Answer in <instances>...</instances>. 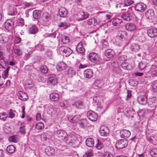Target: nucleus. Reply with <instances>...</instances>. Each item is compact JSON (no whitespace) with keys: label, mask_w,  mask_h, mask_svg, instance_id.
<instances>
[{"label":"nucleus","mask_w":157,"mask_h":157,"mask_svg":"<svg viewBox=\"0 0 157 157\" xmlns=\"http://www.w3.org/2000/svg\"><path fill=\"white\" fill-rule=\"evenodd\" d=\"M103 146V145L102 143L101 142H99V141H98V144L96 146V148L98 150L101 149L102 147Z\"/></svg>","instance_id":"052dcab7"},{"label":"nucleus","mask_w":157,"mask_h":157,"mask_svg":"<svg viewBox=\"0 0 157 157\" xmlns=\"http://www.w3.org/2000/svg\"><path fill=\"white\" fill-rule=\"evenodd\" d=\"M58 12L60 17H64L67 16V11L66 9L64 7H61L58 10Z\"/></svg>","instance_id":"f3484780"},{"label":"nucleus","mask_w":157,"mask_h":157,"mask_svg":"<svg viewBox=\"0 0 157 157\" xmlns=\"http://www.w3.org/2000/svg\"><path fill=\"white\" fill-rule=\"evenodd\" d=\"M5 27L8 31L11 30L14 25V22L10 19L7 20L5 22Z\"/></svg>","instance_id":"9d476101"},{"label":"nucleus","mask_w":157,"mask_h":157,"mask_svg":"<svg viewBox=\"0 0 157 157\" xmlns=\"http://www.w3.org/2000/svg\"><path fill=\"white\" fill-rule=\"evenodd\" d=\"M19 138L17 136H11L9 137L8 140L10 142L17 143L19 141Z\"/></svg>","instance_id":"58836bf2"},{"label":"nucleus","mask_w":157,"mask_h":157,"mask_svg":"<svg viewBox=\"0 0 157 157\" xmlns=\"http://www.w3.org/2000/svg\"><path fill=\"white\" fill-rule=\"evenodd\" d=\"M10 67H6L5 68L6 69L3 71L2 73V77L3 78H7L8 76V71L10 69Z\"/></svg>","instance_id":"a19ab883"},{"label":"nucleus","mask_w":157,"mask_h":157,"mask_svg":"<svg viewBox=\"0 0 157 157\" xmlns=\"http://www.w3.org/2000/svg\"><path fill=\"white\" fill-rule=\"evenodd\" d=\"M81 17L80 19L82 20L87 18L89 17V14L87 13H85L84 12H82L80 13Z\"/></svg>","instance_id":"8fccbe9b"},{"label":"nucleus","mask_w":157,"mask_h":157,"mask_svg":"<svg viewBox=\"0 0 157 157\" xmlns=\"http://www.w3.org/2000/svg\"><path fill=\"white\" fill-rule=\"evenodd\" d=\"M154 15V12L152 9L148 10L145 13V16L147 19H152Z\"/></svg>","instance_id":"aec40b11"},{"label":"nucleus","mask_w":157,"mask_h":157,"mask_svg":"<svg viewBox=\"0 0 157 157\" xmlns=\"http://www.w3.org/2000/svg\"><path fill=\"white\" fill-rule=\"evenodd\" d=\"M86 143L87 146L92 147L94 145V140L92 138H88L86 140Z\"/></svg>","instance_id":"393cba45"},{"label":"nucleus","mask_w":157,"mask_h":157,"mask_svg":"<svg viewBox=\"0 0 157 157\" xmlns=\"http://www.w3.org/2000/svg\"><path fill=\"white\" fill-rule=\"evenodd\" d=\"M93 155V154L91 151L86 152V154L84 155V157H89Z\"/></svg>","instance_id":"69168bd1"},{"label":"nucleus","mask_w":157,"mask_h":157,"mask_svg":"<svg viewBox=\"0 0 157 157\" xmlns=\"http://www.w3.org/2000/svg\"><path fill=\"white\" fill-rule=\"evenodd\" d=\"M155 99L154 98H151L147 99V103L151 108H154L155 106Z\"/></svg>","instance_id":"473e14b6"},{"label":"nucleus","mask_w":157,"mask_h":157,"mask_svg":"<svg viewBox=\"0 0 157 157\" xmlns=\"http://www.w3.org/2000/svg\"><path fill=\"white\" fill-rule=\"evenodd\" d=\"M103 157H113V155L109 152H106L104 153Z\"/></svg>","instance_id":"e2e57ef3"},{"label":"nucleus","mask_w":157,"mask_h":157,"mask_svg":"<svg viewBox=\"0 0 157 157\" xmlns=\"http://www.w3.org/2000/svg\"><path fill=\"white\" fill-rule=\"evenodd\" d=\"M130 132L126 129H122L120 131V136L121 138H127L130 135Z\"/></svg>","instance_id":"ddd939ff"},{"label":"nucleus","mask_w":157,"mask_h":157,"mask_svg":"<svg viewBox=\"0 0 157 157\" xmlns=\"http://www.w3.org/2000/svg\"><path fill=\"white\" fill-rule=\"evenodd\" d=\"M25 124L24 122L20 123V126L19 128V132L22 135H25Z\"/></svg>","instance_id":"bb28decb"},{"label":"nucleus","mask_w":157,"mask_h":157,"mask_svg":"<svg viewBox=\"0 0 157 157\" xmlns=\"http://www.w3.org/2000/svg\"><path fill=\"white\" fill-rule=\"evenodd\" d=\"M18 25L21 26H23L25 24L24 20L22 18H21L18 21Z\"/></svg>","instance_id":"bf43d9fd"},{"label":"nucleus","mask_w":157,"mask_h":157,"mask_svg":"<svg viewBox=\"0 0 157 157\" xmlns=\"http://www.w3.org/2000/svg\"><path fill=\"white\" fill-rule=\"evenodd\" d=\"M8 117V115L5 112L0 113V119L2 121H5Z\"/></svg>","instance_id":"3c124183"},{"label":"nucleus","mask_w":157,"mask_h":157,"mask_svg":"<svg viewBox=\"0 0 157 157\" xmlns=\"http://www.w3.org/2000/svg\"><path fill=\"white\" fill-rule=\"evenodd\" d=\"M122 22L121 19L118 18H116L113 20L112 21V24L115 26H119L120 24Z\"/></svg>","instance_id":"4c0bfd02"},{"label":"nucleus","mask_w":157,"mask_h":157,"mask_svg":"<svg viewBox=\"0 0 157 157\" xmlns=\"http://www.w3.org/2000/svg\"><path fill=\"white\" fill-rule=\"evenodd\" d=\"M122 67L125 70H129L130 69V66L129 64L123 62L121 63Z\"/></svg>","instance_id":"49530a36"},{"label":"nucleus","mask_w":157,"mask_h":157,"mask_svg":"<svg viewBox=\"0 0 157 157\" xmlns=\"http://www.w3.org/2000/svg\"><path fill=\"white\" fill-rule=\"evenodd\" d=\"M109 132V130L107 127L105 126H102L100 128L99 132L101 136H107Z\"/></svg>","instance_id":"1a4fd4ad"},{"label":"nucleus","mask_w":157,"mask_h":157,"mask_svg":"<svg viewBox=\"0 0 157 157\" xmlns=\"http://www.w3.org/2000/svg\"><path fill=\"white\" fill-rule=\"evenodd\" d=\"M58 26L59 27H64L65 29H66L68 27V25L66 22H62L59 23Z\"/></svg>","instance_id":"4d7b16f0"},{"label":"nucleus","mask_w":157,"mask_h":157,"mask_svg":"<svg viewBox=\"0 0 157 157\" xmlns=\"http://www.w3.org/2000/svg\"><path fill=\"white\" fill-rule=\"evenodd\" d=\"M147 6L143 3H139L136 4L135 9L136 10L141 12H144L146 9Z\"/></svg>","instance_id":"20e7f679"},{"label":"nucleus","mask_w":157,"mask_h":157,"mask_svg":"<svg viewBox=\"0 0 157 157\" xmlns=\"http://www.w3.org/2000/svg\"><path fill=\"white\" fill-rule=\"evenodd\" d=\"M76 73V71L73 68H70L68 70L67 75L68 77L71 78L75 75Z\"/></svg>","instance_id":"c9c22d12"},{"label":"nucleus","mask_w":157,"mask_h":157,"mask_svg":"<svg viewBox=\"0 0 157 157\" xmlns=\"http://www.w3.org/2000/svg\"><path fill=\"white\" fill-rule=\"evenodd\" d=\"M48 82L53 86L56 85L57 82V79L56 75L54 74L51 75L48 78Z\"/></svg>","instance_id":"9b49d317"},{"label":"nucleus","mask_w":157,"mask_h":157,"mask_svg":"<svg viewBox=\"0 0 157 157\" xmlns=\"http://www.w3.org/2000/svg\"><path fill=\"white\" fill-rule=\"evenodd\" d=\"M0 64L3 68L5 69V67L3 66L5 65L7 67L9 64L7 60L4 57L0 59Z\"/></svg>","instance_id":"2f4dec72"},{"label":"nucleus","mask_w":157,"mask_h":157,"mask_svg":"<svg viewBox=\"0 0 157 157\" xmlns=\"http://www.w3.org/2000/svg\"><path fill=\"white\" fill-rule=\"evenodd\" d=\"M9 40V37L6 34L0 35V43H6Z\"/></svg>","instance_id":"412c9836"},{"label":"nucleus","mask_w":157,"mask_h":157,"mask_svg":"<svg viewBox=\"0 0 157 157\" xmlns=\"http://www.w3.org/2000/svg\"><path fill=\"white\" fill-rule=\"evenodd\" d=\"M111 64L115 68H117L118 67V64L116 61L114 60H112L111 61Z\"/></svg>","instance_id":"338daca9"},{"label":"nucleus","mask_w":157,"mask_h":157,"mask_svg":"<svg viewBox=\"0 0 157 157\" xmlns=\"http://www.w3.org/2000/svg\"><path fill=\"white\" fill-rule=\"evenodd\" d=\"M125 28L127 30L130 32H133L136 29V25L132 23H128L125 25Z\"/></svg>","instance_id":"4468645a"},{"label":"nucleus","mask_w":157,"mask_h":157,"mask_svg":"<svg viewBox=\"0 0 157 157\" xmlns=\"http://www.w3.org/2000/svg\"><path fill=\"white\" fill-rule=\"evenodd\" d=\"M87 116L88 119L92 121H96L98 117L96 114L91 111L87 112Z\"/></svg>","instance_id":"423d86ee"},{"label":"nucleus","mask_w":157,"mask_h":157,"mask_svg":"<svg viewBox=\"0 0 157 157\" xmlns=\"http://www.w3.org/2000/svg\"><path fill=\"white\" fill-rule=\"evenodd\" d=\"M66 67V64L63 62H60L58 63L57 67V69L60 71L65 70Z\"/></svg>","instance_id":"cd10ccee"},{"label":"nucleus","mask_w":157,"mask_h":157,"mask_svg":"<svg viewBox=\"0 0 157 157\" xmlns=\"http://www.w3.org/2000/svg\"><path fill=\"white\" fill-rule=\"evenodd\" d=\"M152 87L154 91L157 92V81H155L153 82Z\"/></svg>","instance_id":"13d9d810"},{"label":"nucleus","mask_w":157,"mask_h":157,"mask_svg":"<svg viewBox=\"0 0 157 157\" xmlns=\"http://www.w3.org/2000/svg\"><path fill=\"white\" fill-rule=\"evenodd\" d=\"M17 95L20 99L23 101L26 100L28 98L26 94L21 91H20L18 93Z\"/></svg>","instance_id":"4be33fe9"},{"label":"nucleus","mask_w":157,"mask_h":157,"mask_svg":"<svg viewBox=\"0 0 157 157\" xmlns=\"http://www.w3.org/2000/svg\"><path fill=\"white\" fill-rule=\"evenodd\" d=\"M137 102L140 105H145L147 103V98L146 95H141L137 97Z\"/></svg>","instance_id":"0eeeda50"},{"label":"nucleus","mask_w":157,"mask_h":157,"mask_svg":"<svg viewBox=\"0 0 157 157\" xmlns=\"http://www.w3.org/2000/svg\"><path fill=\"white\" fill-rule=\"evenodd\" d=\"M127 59V56L124 55H121L119 56L118 58V60L120 63H122L124 62Z\"/></svg>","instance_id":"79ce46f5"},{"label":"nucleus","mask_w":157,"mask_h":157,"mask_svg":"<svg viewBox=\"0 0 157 157\" xmlns=\"http://www.w3.org/2000/svg\"><path fill=\"white\" fill-rule=\"evenodd\" d=\"M131 51L134 52L137 51L140 49L139 45L136 44H132L130 48Z\"/></svg>","instance_id":"ea45409f"},{"label":"nucleus","mask_w":157,"mask_h":157,"mask_svg":"<svg viewBox=\"0 0 157 157\" xmlns=\"http://www.w3.org/2000/svg\"><path fill=\"white\" fill-rule=\"evenodd\" d=\"M79 124L80 127L82 128H84L86 126L87 121L86 120L83 119L79 121Z\"/></svg>","instance_id":"de8ad7c7"},{"label":"nucleus","mask_w":157,"mask_h":157,"mask_svg":"<svg viewBox=\"0 0 157 157\" xmlns=\"http://www.w3.org/2000/svg\"><path fill=\"white\" fill-rule=\"evenodd\" d=\"M59 50L62 53L63 56L66 57L69 56L72 52V50L66 46H62L60 47Z\"/></svg>","instance_id":"f03ea898"},{"label":"nucleus","mask_w":157,"mask_h":157,"mask_svg":"<svg viewBox=\"0 0 157 157\" xmlns=\"http://www.w3.org/2000/svg\"><path fill=\"white\" fill-rule=\"evenodd\" d=\"M88 58L90 60L94 63H97L99 61V57L98 55L94 52L90 53L89 55Z\"/></svg>","instance_id":"39448f33"},{"label":"nucleus","mask_w":157,"mask_h":157,"mask_svg":"<svg viewBox=\"0 0 157 157\" xmlns=\"http://www.w3.org/2000/svg\"><path fill=\"white\" fill-rule=\"evenodd\" d=\"M62 42L64 44H67L70 42L69 37L66 36H64L62 39Z\"/></svg>","instance_id":"5fc2aeb1"},{"label":"nucleus","mask_w":157,"mask_h":157,"mask_svg":"<svg viewBox=\"0 0 157 157\" xmlns=\"http://www.w3.org/2000/svg\"><path fill=\"white\" fill-rule=\"evenodd\" d=\"M47 133H44L40 135V137L42 140H44L47 138Z\"/></svg>","instance_id":"774afa93"},{"label":"nucleus","mask_w":157,"mask_h":157,"mask_svg":"<svg viewBox=\"0 0 157 157\" xmlns=\"http://www.w3.org/2000/svg\"><path fill=\"white\" fill-rule=\"evenodd\" d=\"M105 56L108 58L112 57L115 54L114 51L111 49H107L105 51Z\"/></svg>","instance_id":"6ab92c4d"},{"label":"nucleus","mask_w":157,"mask_h":157,"mask_svg":"<svg viewBox=\"0 0 157 157\" xmlns=\"http://www.w3.org/2000/svg\"><path fill=\"white\" fill-rule=\"evenodd\" d=\"M57 33V31H55V32L52 33H49L48 34V36L51 37L55 38L56 37V34Z\"/></svg>","instance_id":"0e129e2a"},{"label":"nucleus","mask_w":157,"mask_h":157,"mask_svg":"<svg viewBox=\"0 0 157 157\" xmlns=\"http://www.w3.org/2000/svg\"><path fill=\"white\" fill-rule=\"evenodd\" d=\"M45 152L47 155L50 156L54 155L55 151L53 147H47L45 148Z\"/></svg>","instance_id":"2eb2a0df"},{"label":"nucleus","mask_w":157,"mask_h":157,"mask_svg":"<svg viewBox=\"0 0 157 157\" xmlns=\"http://www.w3.org/2000/svg\"><path fill=\"white\" fill-rule=\"evenodd\" d=\"M122 19L125 21H129L132 18L131 14L129 13H126L123 14L122 15Z\"/></svg>","instance_id":"c756f323"},{"label":"nucleus","mask_w":157,"mask_h":157,"mask_svg":"<svg viewBox=\"0 0 157 157\" xmlns=\"http://www.w3.org/2000/svg\"><path fill=\"white\" fill-rule=\"evenodd\" d=\"M150 155L153 157H157V149L155 148L152 149L150 151Z\"/></svg>","instance_id":"603ef678"},{"label":"nucleus","mask_w":157,"mask_h":157,"mask_svg":"<svg viewBox=\"0 0 157 157\" xmlns=\"http://www.w3.org/2000/svg\"><path fill=\"white\" fill-rule=\"evenodd\" d=\"M14 51L15 54L18 56H21L22 54V51L20 50L19 48L16 46L15 47Z\"/></svg>","instance_id":"37998d69"},{"label":"nucleus","mask_w":157,"mask_h":157,"mask_svg":"<svg viewBox=\"0 0 157 157\" xmlns=\"http://www.w3.org/2000/svg\"><path fill=\"white\" fill-rule=\"evenodd\" d=\"M40 71L44 73H46L48 72V68L45 65L42 66L40 68Z\"/></svg>","instance_id":"6e6d98bb"},{"label":"nucleus","mask_w":157,"mask_h":157,"mask_svg":"<svg viewBox=\"0 0 157 157\" xmlns=\"http://www.w3.org/2000/svg\"><path fill=\"white\" fill-rule=\"evenodd\" d=\"M56 134L60 140H63L66 138L67 136V133L64 130H58L56 131Z\"/></svg>","instance_id":"6e6552de"},{"label":"nucleus","mask_w":157,"mask_h":157,"mask_svg":"<svg viewBox=\"0 0 157 157\" xmlns=\"http://www.w3.org/2000/svg\"><path fill=\"white\" fill-rule=\"evenodd\" d=\"M76 49L77 51L81 53L84 52L85 49L83 47L82 42H80L77 46Z\"/></svg>","instance_id":"7c9ffc66"},{"label":"nucleus","mask_w":157,"mask_h":157,"mask_svg":"<svg viewBox=\"0 0 157 157\" xmlns=\"http://www.w3.org/2000/svg\"><path fill=\"white\" fill-rule=\"evenodd\" d=\"M81 116L80 115H75L73 116V120L74 122H75L79 120Z\"/></svg>","instance_id":"680f3d73"},{"label":"nucleus","mask_w":157,"mask_h":157,"mask_svg":"<svg viewBox=\"0 0 157 157\" xmlns=\"http://www.w3.org/2000/svg\"><path fill=\"white\" fill-rule=\"evenodd\" d=\"M84 75L86 78H90L93 76V73L92 70L90 69H87L84 71Z\"/></svg>","instance_id":"a211bd4d"},{"label":"nucleus","mask_w":157,"mask_h":157,"mask_svg":"<svg viewBox=\"0 0 157 157\" xmlns=\"http://www.w3.org/2000/svg\"><path fill=\"white\" fill-rule=\"evenodd\" d=\"M65 142L70 146L75 147L78 145L79 141L75 136H69L66 138Z\"/></svg>","instance_id":"f257e3e1"},{"label":"nucleus","mask_w":157,"mask_h":157,"mask_svg":"<svg viewBox=\"0 0 157 157\" xmlns=\"http://www.w3.org/2000/svg\"><path fill=\"white\" fill-rule=\"evenodd\" d=\"M133 3V1L132 0H125L124 3L121 5L123 6H128L131 5Z\"/></svg>","instance_id":"09e8293b"},{"label":"nucleus","mask_w":157,"mask_h":157,"mask_svg":"<svg viewBox=\"0 0 157 157\" xmlns=\"http://www.w3.org/2000/svg\"><path fill=\"white\" fill-rule=\"evenodd\" d=\"M124 36L122 35H118L115 38V43L118 46H120L121 45L123 42L122 39Z\"/></svg>","instance_id":"dca6fc26"},{"label":"nucleus","mask_w":157,"mask_h":157,"mask_svg":"<svg viewBox=\"0 0 157 157\" xmlns=\"http://www.w3.org/2000/svg\"><path fill=\"white\" fill-rule=\"evenodd\" d=\"M147 34L150 37H156L157 36V29L154 28L149 29L147 31Z\"/></svg>","instance_id":"f8f14e48"},{"label":"nucleus","mask_w":157,"mask_h":157,"mask_svg":"<svg viewBox=\"0 0 157 157\" xmlns=\"http://www.w3.org/2000/svg\"><path fill=\"white\" fill-rule=\"evenodd\" d=\"M50 99L53 101H56L59 98V95L56 93H52L50 95Z\"/></svg>","instance_id":"c85d7f7f"},{"label":"nucleus","mask_w":157,"mask_h":157,"mask_svg":"<svg viewBox=\"0 0 157 157\" xmlns=\"http://www.w3.org/2000/svg\"><path fill=\"white\" fill-rule=\"evenodd\" d=\"M73 105L77 109H82L84 107L83 102L80 101L74 102Z\"/></svg>","instance_id":"a878e982"},{"label":"nucleus","mask_w":157,"mask_h":157,"mask_svg":"<svg viewBox=\"0 0 157 157\" xmlns=\"http://www.w3.org/2000/svg\"><path fill=\"white\" fill-rule=\"evenodd\" d=\"M35 128L38 130L42 129L44 128V124L41 122H39L36 124Z\"/></svg>","instance_id":"a18cd8bd"},{"label":"nucleus","mask_w":157,"mask_h":157,"mask_svg":"<svg viewBox=\"0 0 157 157\" xmlns=\"http://www.w3.org/2000/svg\"><path fill=\"white\" fill-rule=\"evenodd\" d=\"M38 31L37 28L35 25L29 28L28 31L29 33L31 34H35Z\"/></svg>","instance_id":"72a5a7b5"},{"label":"nucleus","mask_w":157,"mask_h":157,"mask_svg":"<svg viewBox=\"0 0 157 157\" xmlns=\"http://www.w3.org/2000/svg\"><path fill=\"white\" fill-rule=\"evenodd\" d=\"M15 112H16L15 110H13L12 109H10L8 111L9 117L11 118L14 117L15 116Z\"/></svg>","instance_id":"864d4df0"},{"label":"nucleus","mask_w":157,"mask_h":157,"mask_svg":"<svg viewBox=\"0 0 157 157\" xmlns=\"http://www.w3.org/2000/svg\"><path fill=\"white\" fill-rule=\"evenodd\" d=\"M15 150L14 146L12 145H9L6 148L7 151L10 153H13Z\"/></svg>","instance_id":"e433bc0d"},{"label":"nucleus","mask_w":157,"mask_h":157,"mask_svg":"<svg viewBox=\"0 0 157 157\" xmlns=\"http://www.w3.org/2000/svg\"><path fill=\"white\" fill-rule=\"evenodd\" d=\"M148 66H149L148 64L144 60L140 62L138 64L139 69L141 70H143L146 67H147Z\"/></svg>","instance_id":"5701e85b"},{"label":"nucleus","mask_w":157,"mask_h":157,"mask_svg":"<svg viewBox=\"0 0 157 157\" xmlns=\"http://www.w3.org/2000/svg\"><path fill=\"white\" fill-rule=\"evenodd\" d=\"M128 144L127 140L126 139H122L117 141L116 146L118 149H122L127 146Z\"/></svg>","instance_id":"7ed1b4c3"},{"label":"nucleus","mask_w":157,"mask_h":157,"mask_svg":"<svg viewBox=\"0 0 157 157\" xmlns=\"http://www.w3.org/2000/svg\"><path fill=\"white\" fill-rule=\"evenodd\" d=\"M42 19L44 22H49L51 19L50 15L48 13H45L43 14Z\"/></svg>","instance_id":"b1692460"},{"label":"nucleus","mask_w":157,"mask_h":157,"mask_svg":"<svg viewBox=\"0 0 157 157\" xmlns=\"http://www.w3.org/2000/svg\"><path fill=\"white\" fill-rule=\"evenodd\" d=\"M41 11L39 10H35L33 13V17L35 19L40 18L41 16Z\"/></svg>","instance_id":"f704fd0d"},{"label":"nucleus","mask_w":157,"mask_h":157,"mask_svg":"<svg viewBox=\"0 0 157 157\" xmlns=\"http://www.w3.org/2000/svg\"><path fill=\"white\" fill-rule=\"evenodd\" d=\"M96 20L95 18H92L89 19L87 21V23L89 25H95Z\"/></svg>","instance_id":"c03bdc74"}]
</instances>
